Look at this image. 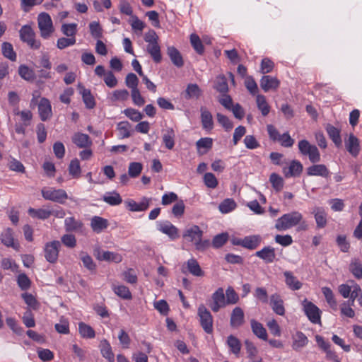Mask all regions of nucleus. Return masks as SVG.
<instances>
[{
    "label": "nucleus",
    "mask_w": 362,
    "mask_h": 362,
    "mask_svg": "<svg viewBox=\"0 0 362 362\" xmlns=\"http://www.w3.org/2000/svg\"><path fill=\"white\" fill-rule=\"evenodd\" d=\"M69 173L74 178L80 177L81 169L80 162L77 158L71 160L69 165Z\"/></svg>",
    "instance_id": "nucleus-52"
},
{
    "label": "nucleus",
    "mask_w": 362,
    "mask_h": 362,
    "mask_svg": "<svg viewBox=\"0 0 362 362\" xmlns=\"http://www.w3.org/2000/svg\"><path fill=\"white\" fill-rule=\"evenodd\" d=\"M190 42L194 50L199 54H203L204 49L199 37L196 34L190 35Z\"/></svg>",
    "instance_id": "nucleus-59"
},
{
    "label": "nucleus",
    "mask_w": 362,
    "mask_h": 362,
    "mask_svg": "<svg viewBox=\"0 0 362 362\" xmlns=\"http://www.w3.org/2000/svg\"><path fill=\"white\" fill-rule=\"evenodd\" d=\"M143 166L138 162H132L129 165L128 174L132 177H136L141 173Z\"/></svg>",
    "instance_id": "nucleus-64"
},
{
    "label": "nucleus",
    "mask_w": 362,
    "mask_h": 362,
    "mask_svg": "<svg viewBox=\"0 0 362 362\" xmlns=\"http://www.w3.org/2000/svg\"><path fill=\"white\" fill-rule=\"evenodd\" d=\"M175 133L173 128H168L163 134V142L165 146L171 150L175 146Z\"/></svg>",
    "instance_id": "nucleus-38"
},
{
    "label": "nucleus",
    "mask_w": 362,
    "mask_h": 362,
    "mask_svg": "<svg viewBox=\"0 0 362 362\" xmlns=\"http://www.w3.org/2000/svg\"><path fill=\"white\" fill-rule=\"evenodd\" d=\"M100 351L104 358L110 362H114L115 356L110 344L107 340H104L100 344Z\"/></svg>",
    "instance_id": "nucleus-45"
},
{
    "label": "nucleus",
    "mask_w": 362,
    "mask_h": 362,
    "mask_svg": "<svg viewBox=\"0 0 362 362\" xmlns=\"http://www.w3.org/2000/svg\"><path fill=\"white\" fill-rule=\"evenodd\" d=\"M37 25L40 36L43 39H49L54 32L52 20L47 13H41L37 16Z\"/></svg>",
    "instance_id": "nucleus-3"
},
{
    "label": "nucleus",
    "mask_w": 362,
    "mask_h": 362,
    "mask_svg": "<svg viewBox=\"0 0 362 362\" xmlns=\"http://www.w3.org/2000/svg\"><path fill=\"white\" fill-rule=\"evenodd\" d=\"M108 221L103 217L95 216L90 220V227L92 230L100 233L108 226Z\"/></svg>",
    "instance_id": "nucleus-28"
},
{
    "label": "nucleus",
    "mask_w": 362,
    "mask_h": 362,
    "mask_svg": "<svg viewBox=\"0 0 362 362\" xmlns=\"http://www.w3.org/2000/svg\"><path fill=\"white\" fill-rule=\"evenodd\" d=\"M251 329L253 334L262 340L267 339V333L262 324L252 319L250 320Z\"/></svg>",
    "instance_id": "nucleus-32"
},
{
    "label": "nucleus",
    "mask_w": 362,
    "mask_h": 362,
    "mask_svg": "<svg viewBox=\"0 0 362 362\" xmlns=\"http://www.w3.org/2000/svg\"><path fill=\"white\" fill-rule=\"evenodd\" d=\"M308 343L307 337L302 332H297L293 336L292 348L296 351H298L305 346Z\"/></svg>",
    "instance_id": "nucleus-33"
},
{
    "label": "nucleus",
    "mask_w": 362,
    "mask_h": 362,
    "mask_svg": "<svg viewBox=\"0 0 362 362\" xmlns=\"http://www.w3.org/2000/svg\"><path fill=\"white\" fill-rule=\"evenodd\" d=\"M300 153L303 156H307L313 163L320 160V153L316 146L311 144L308 140L303 139L298 144Z\"/></svg>",
    "instance_id": "nucleus-5"
},
{
    "label": "nucleus",
    "mask_w": 362,
    "mask_h": 362,
    "mask_svg": "<svg viewBox=\"0 0 362 362\" xmlns=\"http://www.w3.org/2000/svg\"><path fill=\"white\" fill-rule=\"evenodd\" d=\"M41 193L45 199L59 204H64L68 198V195L65 190L62 189H56L51 187H45L41 190Z\"/></svg>",
    "instance_id": "nucleus-7"
},
{
    "label": "nucleus",
    "mask_w": 362,
    "mask_h": 362,
    "mask_svg": "<svg viewBox=\"0 0 362 362\" xmlns=\"http://www.w3.org/2000/svg\"><path fill=\"white\" fill-rule=\"evenodd\" d=\"M257 107L260 110L262 115L265 117L267 116L270 112V106L267 102L266 98L263 95H257L256 96Z\"/></svg>",
    "instance_id": "nucleus-41"
},
{
    "label": "nucleus",
    "mask_w": 362,
    "mask_h": 362,
    "mask_svg": "<svg viewBox=\"0 0 362 362\" xmlns=\"http://www.w3.org/2000/svg\"><path fill=\"white\" fill-rule=\"evenodd\" d=\"M17 284L22 291H26L30 288L31 281L25 274L23 273L17 276Z\"/></svg>",
    "instance_id": "nucleus-60"
},
{
    "label": "nucleus",
    "mask_w": 362,
    "mask_h": 362,
    "mask_svg": "<svg viewBox=\"0 0 362 362\" xmlns=\"http://www.w3.org/2000/svg\"><path fill=\"white\" fill-rule=\"evenodd\" d=\"M303 165L298 160H293L288 168H283V173L286 177H298L303 171Z\"/></svg>",
    "instance_id": "nucleus-18"
},
{
    "label": "nucleus",
    "mask_w": 362,
    "mask_h": 362,
    "mask_svg": "<svg viewBox=\"0 0 362 362\" xmlns=\"http://www.w3.org/2000/svg\"><path fill=\"white\" fill-rule=\"evenodd\" d=\"M269 182H271L273 188L277 192L281 191L284 187L283 178L276 173H274L270 175Z\"/></svg>",
    "instance_id": "nucleus-55"
},
{
    "label": "nucleus",
    "mask_w": 362,
    "mask_h": 362,
    "mask_svg": "<svg viewBox=\"0 0 362 362\" xmlns=\"http://www.w3.org/2000/svg\"><path fill=\"white\" fill-rule=\"evenodd\" d=\"M345 146L348 152L356 157L360 151L359 141L356 136L351 134L348 140L345 142Z\"/></svg>",
    "instance_id": "nucleus-26"
},
{
    "label": "nucleus",
    "mask_w": 362,
    "mask_h": 362,
    "mask_svg": "<svg viewBox=\"0 0 362 362\" xmlns=\"http://www.w3.org/2000/svg\"><path fill=\"white\" fill-rule=\"evenodd\" d=\"M350 272L358 279H362V264L359 260L355 259L349 266Z\"/></svg>",
    "instance_id": "nucleus-56"
},
{
    "label": "nucleus",
    "mask_w": 362,
    "mask_h": 362,
    "mask_svg": "<svg viewBox=\"0 0 362 362\" xmlns=\"http://www.w3.org/2000/svg\"><path fill=\"white\" fill-rule=\"evenodd\" d=\"M270 305L273 310V311L281 316L284 315L285 314V308L284 306V301L281 297L277 294L274 293L270 296Z\"/></svg>",
    "instance_id": "nucleus-21"
},
{
    "label": "nucleus",
    "mask_w": 362,
    "mask_h": 362,
    "mask_svg": "<svg viewBox=\"0 0 362 362\" xmlns=\"http://www.w3.org/2000/svg\"><path fill=\"white\" fill-rule=\"evenodd\" d=\"M312 214L315 216L317 226L322 228L327 225V213L325 209L322 207H315Z\"/></svg>",
    "instance_id": "nucleus-30"
},
{
    "label": "nucleus",
    "mask_w": 362,
    "mask_h": 362,
    "mask_svg": "<svg viewBox=\"0 0 362 362\" xmlns=\"http://www.w3.org/2000/svg\"><path fill=\"white\" fill-rule=\"evenodd\" d=\"M18 74L23 79L30 81L35 79V74L32 69L25 65H21L18 68Z\"/></svg>",
    "instance_id": "nucleus-53"
},
{
    "label": "nucleus",
    "mask_w": 362,
    "mask_h": 362,
    "mask_svg": "<svg viewBox=\"0 0 362 362\" xmlns=\"http://www.w3.org/2000/svg\"><path fill=\"white\" fill-rule=\"evenodd\" d=\"M20 39L33 49H39L41 42L35 38V33L30 25H25L19 30Z\"/></svg>",
    "instance_id": "nucleus-4"
},
{
    "label": "nucleus",
    "mask_w": 362,
    "mask_h": 362,
    "mask_svg": "<svg viewBox=\"0 0 362 362\" xmlns=\"http://www.w3.org/2000/svg\"><path fill=\"white\" fill-rule=\"evenodd\" d=\"M261 243V237L258 235L246 236L239 240L237 244L250 250L257 248Z\"/></svg>",
    "instance_id": "nucleus-22"
},
{
    "label": "nucleus",
    "mask_w": 362,
    "mask_h": 362,
    "mask_svg": "<svg viewBox=\"0 0 362 362\" xmlns=\"http://www.w3.org/2000/svg\"><path fill=\"white\" fill-rule=\"evenodd\" d=\"M227 345L230 348V351L235 356H238L241 350V342L235 336L230 335L227 338Z\"/></svg>",
    "instance_id": "nucleus-40"
},
{
    "label": "nucleus",
    "mask_w": 362,
    "mask_h": 362,
    "mask_svg": "<svg viewBox=\"0 0 362 362\" xmlns=\"http://www.w3.org/2000/svg\"><path fill=\"white\" fill-rule=\"evenodd\" d=\"M78 332L83 338L93 339L95 336L94 329L90 325L82 322L78 323Z\"/></svg>",
    "instance_id": "nucleus-44"
},
{
    "label": "nucleus",
    "mask_w": 362,
    "mask_h": 362,
    "mask_svg": "<svg viewBox=\"0 0 362 362\" xmlns=\"http://www.w3.org/2000/svg\"><path fill=\"white\" fill-rule=\"evenodd\" d=\"M203 231L197 225H193L183 233V238L194 243L196 250H204L209 245V240H202Z\"/></svg>",
    "instance_id": "nucleus-1"
},
{
    "label": "nucleus",
    "mask_w": 362,
    "mask_h": 362,
    "mask_svg": "<svg viewBox=\"0 0 362 362\" xmlns=\"http://www.w3.org/2000/svg\"><path fill=\"white\" fill-rule=\"evenodd\" d=\"M146 52L150 54L155 63L158 64L161 62L162 54L160 51V46L159 45L158 42L147 44Z\"/></svg>",
    "instance_id": "nucleus-29"
},
{
    "label": "nucleus",
    "mask_w": 362,
    "mask_h": 362,
    "mask_svg": "<svg viewBox=\"0 0 362 362\" xmlns=\"http://www.w3.org/2000/svg\"><path fill=\"white\" fill-rule=\"evenodd\" d=\"M200 112L203 129L206 131L212 130L214 128V121L211 113L205 107H201Z\"/></svg>",
    "instance_id": "nucleus-24"
},
{
    "label": "nucleus",
    "mask_w": 362,
    "mask_h": 362,
    "mask_svg": "<svg viewBox=\"0 0 362 362\" xmlns=\"http://www.w3.org/2000/svg\"><path fill=\"white\" fill-rule=\"evenodd\" d=\"M89 29L91 36L95 39H100L103 37V28L99 22L92 21L89 23Z\"/></svg>",
    "instance_id": "nucleus-51"
},
{
    "label": "nucleus",
    "mask_w": 362,
    "mask_h": 362,
    "mask_svg": "<svg viewBox=\"0 0 362 362\" xmlns=\"http://www.w3.org/2000/svg\"><path fill=\"white\" fill-rule=\"evenodd\" d=\"M80 94L82 95L83 101L88 109H93L95 106V101L89 89L85 88L82 86H78Z\"/></svg>",
    "instance_id": "nucleus-31"
},
{
    "label": "nucleus",
    "mask_w": 362,
    "mask_h": 362,
    "mask_svg": "<svg viewBox=\"0 0 362 362\" xmlns=\"http://www.w3.org/2000/svg\"><path fill=\"white\" fill-rule=\"evenodd\" d=\"M255 256L262 259L267 264L272 263L276 259L275 249L271 246H266L257 251Z\"/></svg>",
    "instance_id": "nucleus-16"
},
{
    "label": "nucleus",
    "mask_w": 362,
    "mask_h": 362,
    "mask_svg": "<svg viewBox=\"0 0 362 362\" xmlns=\"http://www.w3.org/2000/svg\"><path fill=\"white\" fill-rule=\"evenodd\" d=\"M124 114L134 122H139L143 118V115L134 108H127L123 111Z\"/></svg>",
    "instance_id": "nucleus-62"
},
{
    "label": "nucleus",
    "mask_w": 362,
    "mask_h": 362,
    "mask_svg": "<svg viewBox=\"0 0 362 362\" xmlns=\"http://www.w3.org/2000/svg\"><path fill=\"white\" fill-rule=\"evenodd\" d=\"M202 90L196 83H190L187 86L184 97L187 100L198 99L202 95Z\"/></svg>",
    "instance_id": "nucleus-36"
},
{
    "label": "nucleus",
    "mask_w": 362,
    "mask_h": 362,
    "mask_svg": "<svg viewBox=\"0 0 362 362\" xmlns=\"http://www.w3.org/2000/svg\"><path fill=\"white\" fill-rule=\"evenodd\" d=\"M197 315L199 317V322L202 327L207 334H211L213 332V317L210 311L201 304L198 307Z\"/></svg>",
    "instance_id": "nucleus-6"
},
{
    "label": "nucleus",
    "mask_w": 362,
    "mask_h": 362,
    "mask_svg": "<svg viewBox=\"0 0 362 362\" xmlns=\"http://www.w3.org/2000/svg\"><path fill=\"white\" fill-rule=\"evenodd\" d=\"M302 305L305 315L312 323H321V311L314 303L305 298L302 301Z\"/></svg>",
    "instance_id": "nucleus-8"
},
{
    "label": "nucleus",
    "mask_w": 362,
    "mask_h": 362,
    "mask_svg": "<svg viewBox=\"0 0 362 362\" xmlns=\"http://www.w3.org/2000/svg\"><path fill=\"white\" fill-rule=\"evenodd\" d=\"M211 310L217 313L222 308L226 307V296L223 288H218L211 296V301L209 303Z\"/></svg>",
    "instance_id": "nucleus-11"
},
{
    "label": "nucleus",
    "mask_w": 362,
    "mask_h": 362,
    "mask_svg": "<svg viewBox=\"0 0 362 362\" xmlns=\"http://www.w3.org/2000/svg\"><path fill=\"white\" fill-rule=\"evenodd\" d=\"M214 88L221 93H226L228 91L227 79L223 75L216 77Z\"/></svg>",
    "instance_id": "nucleus-48"
},
{
    "label": "nucleus",
    "mask_w": 362,
    "mask_h": 362,
    "mask_svg": "<svg viewBox=\"0 0 362 362\" xmlns=\"http://www.w3.org/2000/svg\"><path fill=\"white\" fill-rule=\"evenodd\" d=\"M157 229L172 240L179 237L178 229L168 221L157 222Z\"/></svg>",
    "instance_id": "nucleus-13"
},
{
    "label": "nucleus",
    "mask_w": 362,
    "mask_h": 362,
    "mask_svg": "<svg viewBox=\"0 0 362 362\" xmlns=\"http://www.w3.org/2000/svg\"><path fill=\"white\" fill-rule=\"evenodd\" d=\"M0 240L2 244L8 247H12L15 250L18 251L20 245L15 241L13 238V231L11 228H7L3 230L0 235Z\"/></svg>",
    "instance_id": "nucleus-14"
},
{
    "label": "nucleus",
    "mask_w": 362,
    "mask_h": 362,
    "mask_svg": "<svg viewBox=\"0 0 362 362\" xmlns=\"http://www.w3.org/2000/svg\"><path fill=\"white\" fill-rule=\"evenodd\" d=\"M286 285L292 291H298L302 288L303 284L290 271L284 272Z\"/></svg>",
    "instance_id": "nucleus-25"
},
{
    "label": "nucleus",
    "mask_w": 362,
    "mask_h": 362,
    "mask_svg": "<svg viewBox=\"0 0 362 362\" xmlns=\"http://www.w3.org/2000/svg\"><path fill=\"white\" fill-rule=\"evenodd\" d=\"M322 292L325 296V298L327 302V303L333 308H337V301L334 298V293L332 291L329 287H322Z\"/></svg>",
    "instance_id": "nucleus-57"
},
{
    "label": "nucleus",
    "mask_w": 362,
    "mask_h": 362,
    "mask_svg": "<svg viewBox=\"0 0 362 362\" xmlns=\"http://www.w3.org/2000/svg\"><path fill=\"white\" fill-rule=\"evenodd\" d=\"M93 255L99 261L113 262L119 263L122 261V257L118 253L110 251H104L99 246L93 248Z\"/></svg>",
    "instance_id": "nucleus-10"
},
{
    "label": "nucleus",
    "mask_w": 362,
    "mask_h": 362,
    "mask_svg": "<svg viewBox=\"0 0 362 362\" xmlns=\"http://www.w3.org/2000/svg\"><path fill=\"white\" fill-rule=\"evenodd\" d=\"M77 25L76 23L63 24L61 30L62 33L69 37H75Z\"/></svg>",
    "instance_id": "nucleus-61"
},
{
    "label": "nucleus",
    "mask_w": 362,
    "mask_h": 362,
    "mask_svg": "<svg viewBox=\"0 0 362 362\" xmlns=\"http://www.w3.org/2000/svg\"><path fill=\"white\" fill-rule=\"evenodd\" d=\"M1 51L3 55L10 59L12 62H15L16 60V54L13 50V45L8 42H4L1 45Z\"/></svg>",
    "instance_id": "nucleus-47"
},
{
    "label": "nucleus",
    "mask_w": 362,
    "mask_h": 362,
    "mask_svg": "<svg viewBox=\"0 0 362 362\" xmlns=\"http://www.w3.org/2000/svg\"><path fill=\"white\" fill-rule=\"evenodd\" d=\"M60 247L61 243L58 240L48 242L45 245V257L48 262L53 264L57 261Z\"/></svg>",
    "instance_id": "nucleus-9"
},
{
    "label": "nucleus",
    "mask_w": 362,
    "mask_h": 362,
    "mask_svg": "<svg viewBox=\"0 0 362 362\" xmlns=\"http://www.w3.org/2000/svg\"><path fill=\"white\" fill-rule=\"evenodd\" d=\"M260 87L264 92L276 90L280 86V81L274 76L264 75L259 81Z\"/></svg>",
    "instance_id": "nucleus-15"
},
{
    "label": "nucleus",
    "mask_w": 362,
    "mask_h": 362,
    "mask_svg": "<svg viewBox=\"0 0 362 362\" xmlns=\"http://www.w3.org/2000/svg\"><path fill=\"white\" fill-rule=\"evenodd\" d=\"M303 216L298 211L286 214L276 220L275 228L279 230H286L297 226L302 221Z\"/></svg>",
    "instance_id": "nucleus-2"
},
{
    "label": "nucleus",
    "mask_w": 362,
    "mask_h": 362,
    "mask_svg": "<svg viewBox=\"0 0 362 362\" xmlns=\"http://www.w3.org/2000/svg\"><path fill=\"white\" fill-rule=\"evenodd\" d=\"M236 206L233 199H226L219 204L218 209L221 213L227 214L234 210Z\"/></svg>",
    "instance_id": "nucleus-50"
},
{
    "label": "nucleus",
    "mask_w": 362,
    "mask_h": 362,
    "mask_svg": "<svg viewBox=\"0 0 362 362\" xmlns=\"http://www.w3.org/2000/svg\"><path fill=\"white\" fill-rule=\"evenodd\" d=\"M113 291L115 294L123 299L128 300L132 298V293L129 289L124 285L114 286Z\"/></svg>",
    "instance_id": "nucleus-54"
},
{
    "label": "nucleus",
    "mask_w": 362,
    "mask_h": 362,
    "mask_svg": "<svg viewBox=\"0 0 362 362\" xmlns=\"http://www.w3.org/2000/svg\"><path fill=\"white\" fill-rule=\"evenodd\" d=\"M307 174L309 176H321L327 178L330 172L324 164H315L307 168Z\"/></svg>",
    "instance_id": "nucleus-20"
},
{
    "label": "nucleus",
    "mask_w": 362,
    "mask_h": 362,
    "mask_svg": "<svg viewBox=\"0 0 362 362\" xmlns=\"http://www.w3.org/2000/svg\"><path fill=\"white\" fill-rule=\"evenodd\" d=\"M80 259L82 261L83 266L90 272H93L96 269V264L93 262V258L86 252L81 251L79 253Z\"/></svg>",
    "instance_id": "nucleus-46"
},
{
    "label": "nucleus",
    "mask_w": 362,
    "mask_h": 362,
    "mask_svg": "<svg viewBox=\"0 0 362 362\" xmlns=\"http://www.w3.org/2000/svg\"><path fill=\"white\" fill-rule=\"evenodd\" d=\"M132 125L127 121L119 122L117 124V130L119 132V139L129 138L132 135L133 130L131 129Z\"/></svg>",
    "instance_id": "nucleus-37"
},
{
    "label": "nucleus",
    "mask_w": 362,
    "mask_h": 362,
    "mask_svg": "<svg viewBox=\"0 0 362 362\" xmlns=\"http://www.w3.org/2000/svg\"><path fill=\"white\" fill-rule=\"evenodd\" d=\"M72 142L78 148H90L92 146V140L90 136L83 133L76 132L72 136Z\"/></svg>",
    "instance_id": "nucleus-19"
},
{
    "label": "nucleus",
    "mask_w": 362,
    "mask_h": 362,
    "mask_svg": "<svg viewBox=\"0 0 362 362\" xmlns=\"http://www.w3.org/2000/svg\"><path fill=\"white\" fill-rule=\"evenodd\" d=\"M38 112L42 121L49 119L52 116V106L48 99L41 98L38 105Z\"/></svg>",
    "instance_id": "nucleus-17"
},
{
    "label": "nucleus",
    "mask_w": 362,
    "mask_h": 362,
    "mask_svg": "<svg viewBox=\"0 0 362 362\" xmlns=\"http://www.w3.org/2000/svg\"><path fill=\"white\" fill-rule=\"evenodd\" d=\"M225 296L226 305L235 304L239 300L238 293L230 286L227 288Z\"/></svg>",
    "instance_id": "nucleus-58"
},
{
    "label": "nucleus",
    "mask_w": 362,
    "mask_h": 362,
    "mask_svg": "<svg viewBox=\"0 0 362 362\" xmlns=\"http://www.w3.org/2000/svg\"><path fill=\"white\" fill-rule=\"evenodd\" d=\"M102 199L110 206H117L122 202V197L116 191L106 192Z\"/></svg>",
    "instance_id": "nucleus-35"
},
{
    "label": "nucleus",
    "mask_w": 362,
    "mask_h": 362,
    "mask_svg": "<svg viewBox=\"0 0 362 362\" xmlns=\"http://www.w3.org/2000/svg\"><path fill=\"white\" fill-rule=\"evenodd\" d=\"M228 239V234L227 233L218 234L212 240V245L215 248H219L227 242Z\"/></svg>",
    "instance_id": "nucleus-63"
},
{
    "label": "nucleus",
    "mask_w": 362,
    "mask_h": 362,
    "mask_svg": "<svg viewBox=\"0 0 362 362\" xmlns=\"http://www.w3.org/2000/svg\"><path fill=\"white\" fill-rule=\"evenodd\" d=\"M151 202V198L143 197L139 202H136L134 199H127L124 204L128 210L133 212H141L146 211Z\"/></svg>",
    "instance_id": "nucleus-12"
},
{
    "label": "nucleus",
    "mask_w": 362,
    "mask_h": 362,
    "mask_svg": "<svg viewBox=\"0 0 362 362\" xmlns=\"http://www.w3.org/2000/svg\"><path fill=\"white\" fill-rule=\"evenodd\" d=\"M65 228L66 231H76L81 230L83 223L80 221L76 220L74 217H68L64 221Z\"/></svg>",
    "instance_id": "nucleus-49"
},
{
    "label": "nucleus",
    "mask_w": 362,
    "mask_h": 362,
    "mask_svg": "<svg viewBox=\"0 0 362 362\" xmlns=\"http://www.w3.org/2000/svg\"><path fill=\"white\" fill-rule=\"evenodd\" d=\"M185 264L187 271L193 276H203L204 275V272L194 258L188 259Z\"/></svg>",
    "instance_id": "nucleus-34"
},
{
    "label": "nucleus",
    "mask_w": 362,
    "mask_h": 362,
    "mask_svg": "<svg viewBox=\"0 0 362 362\" xmlns=\"http://www.w3.org/2000/svg\"><path fill=\"white\" fill-rule=\"evenodd\" d=\"M213 146V139L209 137L201 138L196 142V146L199 153L204 154L211 149Z\"/></svg>",
    "instance_id": "nucleus-39"
},
{
    "label": "nucleus",
    "mask_w": 362,
    "mask_h": 362,
    "mask_svg": "<svg viewBox=\"0 0 362 362\" xmlns=\"http://www.w3.org/2000/svg\"><path fill=\"white\" fill-rule=\"evenodd\" d=\"M28 213L31 217L41 220L47 219L50 216L49 209H35L30 207L28 209Z\"/></svg>",
    "instance_id": "nucleus-43"
},
{
    "label": "nucleus",
    "mask_w": 362,
    "mask_h": 362,
    "mask_svg": "<svg viewBox=\"0 0 362 362\" xmlns=\"http://www.w3.org/2000/svg\"><path fill=\"white\" fill-rule=\"evenodd\" d=\"M244 312L240 307H235L231 313L230 325L232 327L238 328L243 325Z\"/></svg>",
    "instance_id": "nucleus-23"
},
{
    "label": "nucleus",
    "mask_w": 362,
    "mask_h": 362,
    "mask_svg": "<svg viewBox=\"0 0 362 362\" xmlns=\"http://www.w3.org/2000/svg\"><path fill=\"white\" fill-rule=\"evenodd\" d=\"M167 54L172 63L177 67L180 68L184 65V60L180 51L173 46L168 47Z\"/></svg>",
    "instance_id": "nucleus-27"
},
{
    "label": "nucleus",
    "mask_w": 362,
    "mask_h": 362,
    "mask_svg": "<svg viewBox=\"0 0 362 362\" xmlns=\"http://www.w3.org/2000/svg\"><path fill=\"white\" fill-rule=\"evenodd\" d=\"M326 131L334 144L337 147L340 146L341 145V139L339 130L335 127L328 124L326 127Z\"/></svg>",
    "instance_id": "nucleus-42"
}]
</instances>
